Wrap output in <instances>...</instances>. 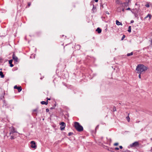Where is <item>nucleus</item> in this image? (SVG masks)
I'll return each mask as SVG.
<instances>
[{
	"mask_svg": "<svg viewBox=\"0 0 152 152\" xmlns=\"http://www.w3.org/2000/svg\"><path fill=\"white\" fill-rule=\"evenodd\" d=\"M111 142V140L110 138H108L107 137L102 138L101 140H99V143L100 145H102L103 147L105 149L107 148V146H105L102 144L104 143L110 145Z\"/></svg>",
	"mask_w": 152,
	"mask_h": 152,
	"instance_id": "f257e3e1",
	"label": "nucleus"
},
{
	"mask_svg": "<svg viewBox=\"0 0 152 152\" xmlns=\"http://www.w3.org/2000/svg\"><path fill=\"white\" fill-rule=\"evenodd\" d=\"M147 69V67L142 64L138 65L136 68L137 73L139 74H141L143 72H144Z\"/></svg>",
	"mask_w": 152,
	"mask_h": 152,
	"instance_id": "f03ea898",
	"label": "nucleus"
},
{
	"mask_svg": "<svg viewBox=\"0 0 152 152\" xmlns=\"http://www.w3.org/2000/svg\"><path fill=\"white\" fill-rule=\"evenodd\" d=\"M74 126L75 129L78 132H81L83 130V129L82 126L80 125L79 123L77 122H74Z\"/></svg>",
	"mask_w": 152,
	"mask_h": 152,
	"instance_id": "7ed1b4c3",
	"label": "nucleus"
},
{
	"mask_svg": "<svg viewBox=\"0 0 152 152\" xmlns=\"http://www.w3.org/2000/svg\"><path fill=\"white\" fill-rule=\"evenodd\" d=\"M31 143V147L33 148H34L35 149H36L37 148V146L36 145V143L34 141H32L31 142H30Z\"/></svg>",
	"mask_w": 152,
	"mask_h": 152,
	"instance_id": "20e7f679",
	"label": "nucleus"
},
{
	"mask_svg": "<svg viewBox=\"0 0 152 152\" xmlns=\"http://www.w3.org/2000/svg\"><path fill=\"white\" fill-rule=\"evenodd\" d=\"M139 144L138 142H135L130 145L131 147H136L139 146Z\"/></svg>",
	"mask_w": 152,
	"mask_h": 152,
	"instance_id": "39448f33",
	"label": "nucleus"
},
{
	"mask_svg": "<svg viewBox=\"0 0 152 152\" xmlns=\"http://www.w3.org/2000/svg\"><path fill=\"white\" fill-rule=\"evenodd\" d=\"M60 125L61 126L60 127L61 129V130H64L65 126H66V124L64 122H61L60 124Z\"/></svg>",
	"mask_w": 152,
	"mask_h": 152,
	"instance_id": "423d86ee",
	"label": "nucleus"
},
{
	"mask_svg": "<svg viewBox=\"0 0 152 152\" xmlns=\"http://www.w3.org/2000/svg\"><path fill=\"white\" fill-rule=\"evenodd\" d=\"M12 58L15 62H18V57L15 55L14 53H13L12 55Z\"/></svg>",
	"mask_w": 152,
	"mask_h": 152,
	"instance_id": "0eeeda50",
	"label": "nucleus"
},
{
	"mask_svg": "<svg viewBox=\"0 0 152 152\" xmlns=\"http://www.w3.org/2000/svg\"><path fill=\"white\" fill-rule=\"evenodd\" d=\"M10 134H13L16 132V131L15 130V128L14 127H10Z\"/></svg>",
	"mask_w": 152,
	"mask_h": 152,
	"instance_id": "6e6552de",
	"label": "nucleus"
},
{
	"mask_svg": "<svg viewBox=\"0 0 152 152\" xmlns=\"http://www.w3.org/2000/svg\"><path fill=\"white\" fill-rule=\"evenodd\" d=\"M15 89H17L18 92L21 91L22 90V88L21 86H15L14 87Z\"/></svg>",
	"mask_w": 152,
	"mask_h": 152,
	"instance_id": "1a4fd4ad",
	"label": "nucleus"
},
{
	"mask_svg": "<svg viewBox=\"0 0 152 152\" xmlns=\"http://www.w3.org/2000/svg\"><path fill=\"white\" fill-rule=\"evenodd\" d=\"M121 4H122V6L124 8L128 6V3H124Z\"/></svg>",
	"mask_w": 152,
	"mask_h": 152,
	"instance_id": "9d476101",
	"label": "nucleus"
},
{
	"mask_svg": "<svg viewBox=\"0 0 152 152\" xmlns=\"http://www.w3.org/2000/svg\"><path fill=\"white\" fill-rule=\"evenodd\" d=\"M151 14H148L147 16L145 18H149L148 20H150L151 19Z\"/></svg>",
	"mask_w": 152,
	"mask_h": 152,
	"instance_id": "9b49d317",
	"label": "nucleus"
},
{
	"mask_svg": "<svg viewBox=\"0 0 152 152\" xmlns=\"http://www.w3.org/2000/svg\"><path fill=\"white\" fill-rule=\"evenodd\" d=\"M96 31H97L99 34L101 32L102 30L99 28H98L96 30Z\"/></svg>",
	"mask_w": 152,
	"mask_h": 152,
	"instance_id": "f8f14e48",
	"label": "nucleus"
},
{
	"mask_svg": "<svg viewBox=\"0 0 152 152\" xmlns=\"http://www.w3.org/2000/svg\"><path fill=\"white\" fill-rule=\"evenodd\" d=\"M41 103L42 104H45L47 105L48 104V101H47L46 102L45 101H42L41 102Z\"/></svg>",
	"mask_w": 152,
	"mask_h": 152,
	"instance_id": "ddd939ff",
	"label": "nucleus"
},
{
	"mask_svg": "<svg viewBox=\"0 0 152 152\" xmlns=\"http://www.w3.org/2000/svg\"><path fill=\"white\" fill-rule=\"evenodd\" d=\"M12 60H10L9 61V63L10 64V66L12 67L13 66V65L12 64Z\"/></svg>",
	"mask_w": 152,
	"mask_h": 152,
	"instance_id": "4468645a",
	"label": "nucleus"
},
{
	"mask_svg": "<svg viewBox=\"0 0 152 152\" xmlns=\"http://www.w3.org/2000/svg\"><path fill=\"white\" fill-rule=\"evenodd\" d=\"M116 24L118 25H122V23L120 22H119L118 20H116Z\"/></svg>",
	"mask_w": 152,
	"mask_h": 152,
	"instance_id": "2eb2a0df",
	"label": "nucleus"
},
{
	"mask_svg": "<svg viewBox=\"0 0 152 152\" xmlns=\"http://www.w3.org/2000/svg\"><path fill=\"white\" fill-rule=\"evenodd\" d=\"M0 76L1 78H4V77L3 72L2 71L0 72Z\"/></svg>",
	"mask_w": 152,
	"mask_h": 152,
	"instance_id": "dca6fc26",
	"label": "nucleus"
},
{
	"mask_svg": "<svg viewBox=\"0 0 152 152\" xmlns=\"http://www.w3.org/2000/svg\"><path fill=\"white\" fill-rule=\"evenodd\" d=\"M108 150L110 151L111 152H113L114 150L113 148H108Z\"/></svg>",
	"mask_w": 152,
	"mask_h": 152,
	"instance_id": "f3484780",
	"label": "nucleus"
},
{
	"mask_svg": "<svg viewBox=\"0 0 152 152\" xmlns=\"http://www.w3.org/2000/svg\"><path fill=\"white\" fill-rule=\"evenodd\" d=\"M129 115V114H128V115ZM126 119L128 122H129L130 121V118L129 116L126 117Z\"/></svg>",
	"mask_w": 152,
	"mask_h": 152,
	"instance_id": "a211bd4d",
	"label": "nucleus"
},
{
	"mask_svg": "<svg viewBox=\"0 0 152 152\" xmlns=\"http://www.w3.org/2000/svg\"><path fill=\"white\" fill-rule=\"evenodd\" d=\"M115 2L117 4H121L122 3H121L119 0H115Z\"/></svg>",
	"mask_w": 152,
	"mask_h": 152,
	"instance_id": "6ab92c4d",
	"label": "nucleus"
},
{
	"mask_svg": "<svg viewBox=\"0 0 152 152\" xmlns=\"http://www.w3.org/2000/svg\"><path fill=\"white\" fill-rule=\"evenodd\" d=\"M131 26H129L128 28V31L129 32H131Z\"/></svg>",
	"mask_w": 152,
	"mask_h": 152,
	"instance_id": "aec40b11",
	"label": "nucleus"
},
{
	"mask_svg": "<svg viewBox=\"0 0 152 152\" xmlns=\"http://www.w3.org/2000/svg\"><path fill=\"white\" fill-rule=\"evenodd\" d=\"M145 6L147 7H149L150 6V4L148 3H147Z\"/></svg>",
	"mask_w": 152,
	"mask_h": 152,
	"instance_id": "412c9836",
	"label": "nucleus"
},
{
	"mask_svg": "<svg viewBox=\"0 0 152 152\" xmlns=\"http://www.w3.org/2000/svg\"><path fill=\"white\" fill-rule=\"evenodd\" d=\"M75 47L78 48V49H80V46L79 45H77L75 46Z\"/></svg>",
	"mask_w": 152,
	"mask_h": 152,
	"instance_id": "4be33fe9",
	"label": "nucleus"
},
{
	"mask_svg": "<svg viewBox=\"0 0 152 152\" xmlns=\"http://www.w3.org/2000/svg\"><path fill=\"white\" fill-rule=\"evenodd\" d=\"M133 55V52H132L129 53H128L127 54V56H130L132 55Z\"/></svg>",
	"mask_w": 152,
	"mask_h": 152,
	"instance_id": "5701e85b",
	"label": "nucleus"
},
{
	"mask_svg": "<svg viewBox=\"0 0 152 152\" xmlns=\"http://www.w3.org/2000/svg\"><path fill=\"white\" fill-rule=\"evenodd\" d=\"M37 110H34L33 111V113H35V114H36V115H37Z\"/></svg>",
	"mask_w": 152,
	"mask_h": 152,
	"instance_id": "b1692460",
	"label": "nucleus"
},
{
	"mask_svg": "<svg viewBox=\"0 0 152 152\" xmlns=\"http://www.w3.org/2000/svg\"><path fill=\"white\" fill-rule=\"evenodd\" d=\"M125 35H123L122 37L121 38V40H123L125 38Z\"/></svg>",
	"mask_w": 152,
	"mask_h": 152,
	"instance_id": "393cba45",
	"label": "nucleus"
},
{
	"mask_svg": "<svg viewBox=\"0 0 152 152\" xmlns=\"http://www.w3.org/2000/svg\"><path fill=\"white\" fill-rule=\"evenodd\" d=\"M115 150H119V148L117 147L115 148Z\"/></svg>",
	"mask_w": 152,
	"mask_h": 152,
	"instance_id": "a878e982",
	"label": "nucleus"
},
{
	"mask_svg": "<svg viewBox=\"0 0 152 152\" xmlns=\"http://www.w3.org/2000/svg\"><path fill=\"white\" fill-rule=\"evenodd\" d=\"M72 133H71V132H69V136H70L71 135H72Z\"/></svg>",
	"mask_w": 152,
	"mask_h": 152,
	"instance_id": "bb28decb",
	"label": "nucleus"
},
{
	"mask_svg": "<svg viewBox=\"0 0 152 152\" xmlns=\"http://www.w3.org/2000/svg\"><path fill=\"white\" fill-rule=\"evenodd\" d=\"M118 143H115V146H117L118 145Z\"/></svg>",
	"mask_w": 152,
	"mask_h": 152,
	"instance_id": "cd10ccee",
	"label": "nucleus"
},
{
	"mask_svg": "<svg viewBox=\"0 0 152 152\" xmlns=\"http://www.w3.org/2000/svg\"><path fill=\"white\" fill-rule=\"evenodd\" d=\"M49 109H46V111L47 112H49Z\"/></svg>",
	"mask_w": 152,
	"mask_h": 152,
	"instance_id": "c85d7f7f",
	"label": "nucleus"
},
{
	"mask_svg": "<svg viewBox=\"0 0 152 152\" xmlns=\"http://www.w3.org/2000/svg\"><path fill=\"white\" fill-rule=\"evenodd\" d=\"M140 74H139V78L140 79L141 78V75H140Z\"/></svg>",
	"mask_w": 152,
	"mask_h": 152,
	"instance_id": "c756f323",
	"label": "nucleus"
},
{
	"mask_svg": "<svg viewBox=\"0 0 152 152\" xmlns=\"http://www.w3.org/2000/svg\"><path fill=\"white\" fill-rule=\"evenodd\" d=\"M119 148H120L121 149H122V148H123V147H122V146H119Z\"/></svg>",
	"mask_w": 152,
	"mask_h": 152,
	"instance_id": "7c9ffc66",
	"label": "nucleus"
},
{
	"mask_svg": "<svg viewBox=\"0 0 152 152\" xmlns=\"http://www.w3.org/2000/svg\"><path fill=\"white\" fill-rule=\"evenodd\" d=\"M47 101H48V100H50V98H48V97H47Z\"/></svg>",
	"mask_w": 152,
	"mask_h": 152,
	"instance_id": "2f4dec72",
	"label": "nucleus"
},
{
	"mask_svg": "<svg viewBox=\"0 0 152 152\" xmlns=\"http://www.w3.org/2000/svg\"><path fill=\"white\" fill-rule=\"evenodd\" d=\"M126 10H130V8L129 7L128 8L126 9Z\"/></svg>",
	"mask_w": 152,
	"mask_h": 152,
	"instance_id": "473e14b6",
	"label": "nucleus"
},
{
	"mask_svg": "<svg viewBox=\"0 0 152 152\" xmlns=\"http://www.w3.org/2000/svg\"><path fill=\"white\" fill-rule=\"evenodd\" d=\"M30 5H31V3H28V6L29 7V6H30Z\"/></svg>",
	"mask_w": 152,
	"mask_h": 152,
	"instance_id": "72a5a7b5",
	"label": "nucleus"
},
{
	"mask_svg": "<svg viewBox=\"0 0 152 152\" xmlns=\"http://www.w3.org/2000/svg\"><path fill=\"white\" fill-rule=\"evenodd\" d=\"M11 139H14L13 137H12V136H11Z\"/></svg>",
	"mask_w": 152,
	"mask_h": 152,
	"instance_id": "f704fd0d",
	"label": "nucleus"
},
{
	"mask_svg": "<svg viewBox=\"0 0 152 152\" xmlns=\"http://www.w3.org/2000/svg\"><path fill=\"white\" fill-rule=\"evenodd\" d=\"M94 1L96 2H97L98 1V0H94Z\"/></svg>",
	"mask_w": 152,
	"mask_h": 152,
	"instance_id": "c9c22d12",
	"label": "nucleus"
},
{
	"mask_svg": "<svg viewBox=\"0 0 152 152\" xmlns=\"http://www.w3.org/2000/svg\"><path fill=\"white\" fill-rule=\"evenodd\" d=\"M122 11H123V12H124V8H123V9H122Z\"/></svg>",
	"mask_w": 152,
	"mask_h": 152,
	"instance_id": "e433bc0d",
	"label": "nucleus"
},
{
	"mask_svg": "<svg viewBox=\"0 0 152 152\" xmlns=\"http://www.w3.org/2000/svg\"><path fill=\"white\" fill-rule=\"evenodd\" d=\"M131 23H132L134 22V20H131Z\"/></svg>",
	"mask_w": 152,
	"mask_h": 152,
	"instance_id": "4c0bfd02",
	"label": "nucleus"
},
{
	"mask_svg": "<svg viewBox=\"0 0 152 152\" xmlns=\"http://www.w3.org/2000/svg\"><path fill=\"white\" fill-rule=\"evenodd\" d=\"M151 152H152V148H151Z\"/></svg>",
	"mask_w": 152,
	"mask_h": 152,
	"instance_id": "58836bf2",
	"label": "nucleus"
},
{
	"mask_svg": "<svg viewBox=\"0 0 152 152\" xmlns=\"http://www.w3.org/2000/svg\"><path fill=\"white\" fill-rule=\"evenodd\" d=\"M115 111H116V109H115V110H114Z\"/></svg>",
	"mask_w": 152,
	"mask_h": 152,
	"instance_id": "ea45409f",
	"label": "nucleus"
},
{
	"mask_svg": "<svg viewBox=\"0 0 152 152\" xmlns=\"http://www.w3.org/2000/svg\"><path fill=\"white\" fill-rule=\"evenodd\" d=\"M106 12V13H108V12Z\"/></svg>",
	"mask_w": 152,
	"mask_h": 152,
	"instance_id": "a19ab883",
	"label": "nucleus"
},
{
	"mask_svg": "<svg viewBox=\"0 0 152 152\" xmlns=\"http://www.w3.org/2000/svg\"><path fill=\"white\" fill-rule=\"evenodd\" d=\"M106 12V13H108V12Z\"/></svg>",
	"mask_w": 152,
	"mask_h": 152,
	"instance_id": "79ce46f5",
	"label": "nucleus"
},
{
	"mask_svg": "<svg viewBox=\"0 0 152 152\" xmlns=\"http://www.w3.org/2000/svg\"><path fill=\"white\" fill-rule=\"evenodd\" d=\"M106 12V13H108V12Z\"/></svg>",
	"mask_w": 152,
	"mask_h": 152,
	"instance_id": "37998d69",
	"label": "nucleus"
},
{
	"mask_svg": "<svg viewBox=\"0 0 152 152\" xmlns=\"http://www.w3.org/2000/svg\"><path fill=\"white\" fill-rule=\"evenodd\" d=\"M2 152H3L2 151Z\"/></svg>",
	"mask_w": 152,
	"mask_h": 152,
	"instance_id": "c03bdc74",
	"label": "nucleus"
}]
</instances>
